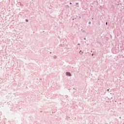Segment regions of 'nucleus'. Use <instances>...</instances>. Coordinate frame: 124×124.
I'll return each instance as SVG.
<instances>
[{
	"mask_svg": "<svg viewBox=\"0 0 124 124\" xmlns=\"http://www.w3.org/2000/svg\"><path fill=\"white\" fill-rule=\"evenodd\" d=\"M70 4H72V3H70Z\"/></svg>",
	"mask_w": 124,
	"mask_h": 124,
	"instance_id": "5",
	"label": "nucleus"
},
{
	"mask_svg": "<svg viewBox=\"0 0 124 124\" xmlns=\"http://www.w3.org/2000/svg\"><path fill=\"white\" fill-rule=\"evenodd\" d=\"M89 24H91V22H89Z\"/></svg>",
	"mask_w": 124,
	"mask_h": 124,
	"instance_id": "6",
	"label": "nucleus"
},
{
	"mask_svg": "<svg viewBox=\"0 0 124 124\" xmlns=\"http://www.w3.org/2000/svg\"><path fill=\"white\" fill-rule=\"evenodd\" d=\"M26 22H28L29 20H28V19H26Z\"/></svg>",
	"mask_w": 124,
	"mask_h": 124,
	"instance_id": "2",
	"label": "nucleus"
},
{
	"mask_svg": "<svg viewBox=\"0 0 124 124\" xmlns=\"http://www.w3.org/2000/svg\"><path fill=\"white\" fill-rule=\"evenodd\" d=\"M80 52H82V51H81V50H80V52H79V53H80Z\"/></svg>",
	"mask_w": 124,
	"mask_h": 124,
	"instance_id": "7",
	"label": "nucleus"
},
{
	"mask_svg": "<svg viewBox=\"0 0 124 124\" xmlns=\"http://www.w3.org/2000/svg\"><path fill=\"white\" fill-rule=\"evenodd\" d=\"M106 24L107 25H108V23L107 22H106Z\"/></svg>",
	"mask_w": 124,
	"mask_h": 124,
	"instance_id": "3",
	"label": "nucleus"
},
{
	"mask_svg": "<svg viewBox=\"0 0 124 124\" xmlns=\"http://www.w3.org/2000/svg\"><path fill=\"white\" fill-rule=\"evenodd\" d=\"M107 91H108V92H109V89H108Z\"/></svg>",
	"mask_w": 124,
	"mask_h": 124,
	"instance_id": "4",
	"label": "nucleus"
},
{
	"mask_svg": "<svg viewBox=\"0 0 124 124\" xmlns=\"http://www.w3.org/2000/svg\"><path fill=\"white\" fill-rule=\"evenodd\" d=\"M66 75H68L69 76H71V74L69 72L66 73Z\"/></svg>",
	"mask_w": 124,
	"mask_h": 124,
	"instance_id": "1",
	"label": "nucleus"
}]
</instances>
